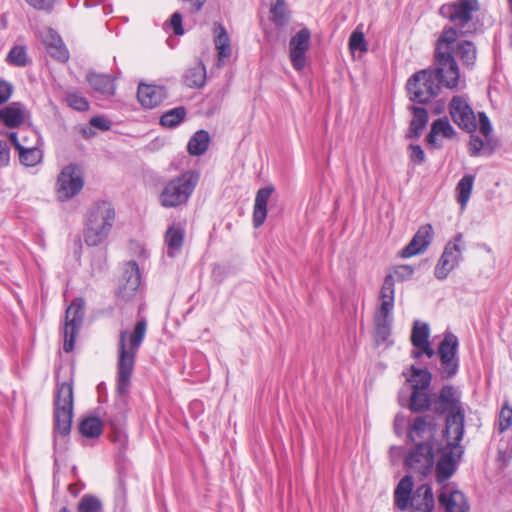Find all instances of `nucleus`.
Here are the masks:
<instances>
[{
    "mask_svg": "<svg viewBox=\"0 0 512 512\" xmlns=\"http://www.w3.org/2000/svg\"><path fill=\"white\" fill-rule=\"evenodd\" d=\"M439 504L445 512H469L470 506L466 496L460 490L442 491L438 496Z\"/></svg>",
    "mask_w": 512,
    "mask_h": 512,
    "instance_id": "4be33fe9",
    "label": "nucleus"
},
{
    "mask_svg": "<svg viewBox=\"0 0 512 512\" xmlns=\"http://www.w3.org/2000/svg\"><path fill=\"white\" fill-rule=\"evenodd\" d=\"M214 33V43L218 53V61L220 62L231 56L230 39L225 27L219 22L214 23Z\"/></svg>",
    "mask_w": 512,
    "mask_h": 512,
    "instance_id": "2f4dec72",
    "label": "nucleus"
},
{
    "mask_svg": "<svg viewBox=\"0 0 512 512\" xmlns=\"http://www.w3.org/2000/svg\"><path fill=\"white\" fill-rule=\"evenodd\" d=\"M102 421L110 427H124L125 414L120 408L114 407L104 414Z\"/></svg>",
    "mask_w": 512,
    "mask_h": 512,
    "instance_id": "c03bdc74",
    "label": "nucleus"
},
{
    "mask_svg": "<svg viewBox=\"0 0 512 512\" xmlns=\"http://www.w3.org/2000/svg\"><path fill=\"white\" fill-rule=\"evenodd\" d=\"M12 92V85L3 79H0V105L6 103L10 99Z\"/></svg>",
    "mask_w": 512,
    "mask_h": 512,
    "instance_id": "bf43d9fd",
    "label": "nucleus"
},
{
    "mask_svg": "<svg viewBox=\"0 0 512 512\" xmlns=\"http://www.w3.org/2000/svg\"><path fill=\"white\" fill-rule=\"evenodd\" d=\"M66 102L69 107L76 111L84 112L89 109L88 100L79 92L67 93Z\"/></svg>",
    "mask_w": 512,
    "mask_h": 512,
    "instance_id": "a18cd8bd",
    "label": "nucleus"
},
{
    "mask_svg": "<svg viewBox=\"0 0 512 512\" xmlns=\"http://www.w3.org/2000/svg\"><path fill=\"white\" fill-rule=\"evenodd\" d=\"M110 440L119 445L120 450H125L128 444V437L124 427H110Z\"/></svg>",
    "mask_w": 512,
    "mask_h": 512,
    "instance_id": "8fccbe9b",
    "label": "nucleus"
},
{
    "mask_svg": "<svg viewBox=\"0 0 512 512\" xmlns=\"http://www.w3.org/2000/svg\"><path fill=\"white\" fill-rule=\"evenodd\" d=\"M84 186V179L76 164L65 166L58 175L56 183L57 197L67 201L76 196Z\"/></svg>",
    "mask_w": 512,
    "mask_h": 512,
    "instance_id": "f8f14e48",
    "label": "nucleus"
},
{
    "mask_svg": "<svg viewBox=\"0 0 512 512\" xmlns=\"http://www.w3.org/2000/svg\"><path fill=\"white\" fill-rule=\"evenodd\" d=\"M79 431L87 438H98L103 431V421L96 416L86 417L80 422Z\"/></svg>",
    "mask_w": 512,
    "mask_h": 512,
    "instance_id": "f704fd0d",
    "label": "nucleus"
},
{
    "mask_svg": "<svg viewBox=\"0 0 512 512\" xmlns=\"http://www.w3.org/2000/svg\"><path fill=\"white\" fill-rule=\"evenodd\" d=\"M101 509L100 499L93 495H84L78 502V512H99Z\"/></svg>",
    "mask_w": 512,
    "mask_h": 512,
    "instance_id": "37998d69",
    "label": "nucleus"
},
{
    "mask_svg": "<svg viewBox=\"0 0 512 512\" xmlns=\"http://www.w3.org/2000/svg\"><path fill=\"white\" fill-rule=\"evenodd\" d=\"M446 446L440 449V457L436 463V479L438 483H443L450 479L457 469V458H461L464 448L461 442L454 444V435L446 438Z\"/></svg>",
    "mask_w": 512,
    "mask_h": 512,
    "instance_id": "9d476101",
    "label": "nucleus"
},
{
    "mask_svg": "<svg viewBox=\"0 0 512 512\" xmlns=\"http://www.w3.org/2000/svg\"><path fill=\"white\" fill-rule=\"evenodd\" d=\"M146 330L147 321L142 318L136 322L132 333L126 329L119 333L116 387L120 395L129 391L136 355L145 339Z\"/></svg>",
    "mask_w": 512,
    "mask_h": 512,
    "instance_id": "7ed1b4c3",
    "label": "nucleus"
},
{
    "mask_svg": "<svg viewBox=\"0 0 512 512\" xmlns=\"http://www.w3.org/2000/svg\"><path fill=\"white\" fill-rule=\"evenodd\" d=\"M427 248H422V244H419L415 239H411V241L406 245L400 252V256L402 258H410L417 254L423 253Z\"/></svg>",
    "mask_w": 512,
    "mask_h": 512,
    "instance_id": "603ef678",
    "label": "nucleus"
},
{
    "mask_svg": "<svg viewBox=\"0 0 512 512\" xmlns=\"http://www.w3.org/2000/svg\"><path fill=\"white\" fill-rule=\"evenodd\" d=\"M462 240V233H458L452 241L447 242L434 269L436 279L440 281L445 280L450 272L460 264L462 260V247L460 243Z\"/></svg>",
    "mask_w": 512,
    "mask_h": 512,
    "instance_id": "ddd939ff",
    "label": "nucleus"
},
{
    "mask_svg": "<svg viewBox=\"0 0 512 512\" xmlns=\"http://www.w3.org/2000/svg\"><path fill=\"white\" fill-rule=\"evenodd\" d=\"M408 109L412 113V119L410 121L406 137L410 139H418L428 124V111L424 107L417 105H411L408 107Z\"/></svg>",
    "mask_w": 512,
    "mask_h": 512,
    "instance_id": "b1692460",
    "label": "nucleus"
},
{
    "mask_svg": "<svg viewBox=\"0 0 512 512\" xmlns=\"http://www.w3.org/2000/svg\"><path fill=\"white\" fill-rule=\"evenodd\" d=\"M414 273V270L409 265H399L395 267L394 269V275L398 278L400 281H405L407 279H410Z\"/></svg>",
    "mask_w": 512,
    "mask_h": 512,
    "instance_id": "13d9d810",
    "label": "nucleus"
},
{
    "mask_svg": "<svg viewBox=\"0 0 512 512\" xmlns=\"http://www.w3.org/2000/svg\"><path fill=\"white\" fill-rule=\"evenodd\" d=\"M10 162V148L6 141L0 140V166L5 167Z\"/></svg>",
    "mask_w": 512,
    "mask_h": 512,
    "instance_id": "e2e57ef3",
    "label": "nucleus"
},
{
    "mask_svg": "<svg viewBox=\"0 0 512 512\" xmlns=\"http://www.w3.org/2000/svg\"><path fill=\"white\" fill-rule=\"evenodd\" d=\"M182 81L188 88H201L206 82V67L202 61H197L188 67L183 76Z\"/></svg>",
    "mask_w": 512,
    "mask_h": 512,
    "instance_id": "c85d7f7f",
    "label": "nucleus"
},
{
    "mask_svg": "<svg viewBox=\"0 0 512 512\" xmlns=\"http://www.w3.org/2000/svg\"><path fill=\"white\" fill-rule=\"evenodd\" d=\"M275 191L274 186L267 185L260 188L255 196L253 207V226L259 228L263 225L267 217V204L272 193Z\"/></svg>",
    "mask_w": 512,
    "mask_h": 512,
    "instance_id": "5701e85b",
    "label": "nucleus"
},
{
    "mask_svg": "<svg viewBox=\"0 0 512 512\" xmlns=\"http://www.w3.org/2000/svg\"><path fill=\"white\" fill-rule=\"evenodd\" d=\"M90 124L102 131H107L111 128V121L103 116H94L90 119Z\"/></svg>",
    "mask_w": 512,
    "mask_h": 512,
    "instance_id": "680f3d73",
    "label": "nucleus"
},
{
    "mask_svg": "<svg viewBox=\"0 0 512 512\" xmlns=\"http://www.w3.org/2000/svg\"><path fill=\"white\" fill-rule=\"evenodd\" d=\"M73 416V385L63 382L57 385L54 399V432L69 435Z\"/></svg>",
    "mask_w": 512,
    "mask_h": 512,
    "instance_id": "0eeeda50",
    "label": "nucleus"
},
{
    "mask_svg": "<svg viewBox=\"0 0 512 512\" xmlns=\"http://www.w3.org/2000/svg\"><path fill=\"white\" fill-rule=\"evenodd\" d=\"M19 161L26 167H34L42 160V151L36 146L19 147Z\"/></svg>",
    "mask_w": 512,
    "mask_h": 512,
    "instance_id": "e433bc0d",
    "label": "nucleus"
},
{
    "mask_svg": "<svg viewBox=\"0 0 512 512\" xmlns=\"http://www.w3.org/2000/svg\"><path fill=\"white\" fill-rule=\"evenodd\" d=\"M140 283L141 275L137 262H127L118 281L116 296L124 301L131 300L136 295Z\"/></svg>",
    "mask_w": 512,
    "mask_h": 512,
    "instance_id": "2eb2a0df",
    "label": "nucleus"
},
{
    "mask_svg": "<svg viewBox=\"0 0 512 512\" xmlns=\"http://www.w3.org/2000/svg\"><path fill=\"white\" fill-rule=\"evenodd\" d=\"M430 328L425 322L415 321L412 327L410 341L414 347L429 341Z\"/></svg>",
    "mask_w": 512,
    "mask_h": 512,
    "instance_id": "ea45409f",
    "label": "nucleus"
},
{
    "mask_svg": "<svg viewBox=\"0 0 512 512\" xmlns=\"http://www.w3.org/2000/svg\"><path fill=\"white\" fill-rule=\"evenodd\" d=\"M84 318V305L81 300H74L66 309L64 326V344L65 352H71L74 348L75 338L82 326Z\"/></svg>",
    "mask_w": 512,
    "mask_h": 512,
    "instance_id": "4468645a",
    "label": "nucleus"
},
{
    "mask_svg": "<svg viewBox=\"0 0 512 512\" xmlns=\"http://www.w3.org/2000/svg\"><path fill=\"white\" fill-rule=\"evenodd\" d=\"M186 116V109L183 106L175 107L163 113L160 117V124L165 128H175Z\"/></svg>",
    "mask_w": 512,
    "mask_h": 512,
    "instance_id": "58836bf2",
    "label": "nucleus"
},
{
    "mask_svg": "<svg viewBox=\"0 0 512 512\" xmlns=\"http://www.w3.org/2000/svg\"><path fill=\"white\" fill-rule=\"evenodd\" d=\"M115 221V210L108 201L96 202L87 212L83 237L86 245H101L110 234Z\"/></svg>",
    "mask_w": 512,
    "mask_h": 512,
    "instance_id": "20e7f679",
    "label": "nucleus"
},
{
    "mask_svg": "<svg viewBox=\"0 0 512 512\" xmlns=\"http://www.w3.org/2000/svg\"><path fill=\"white\" fill-rule=\"evenodd\" d=\"M349 48L352 52H366L368 50V43L365 40L364 33L359 28H356L351 33L349 38Z\"/></svg>",
    "mask_w": 512,
    "mask_h": 512,
    "instance_id": "49530a36",
    "label": "nucleus"
},
{
    "mask_svg": "<svg viewBox=\"0 0 512 512\" xmlns=\"http://www.w3.org/2000/svg\"><path fill=\"white\" fill-rule=\"evenodd\" d=\"M431 129L437 134V136L442 135L444 138L448 139H451L456 135V132L447 117L436 119L432 123Z\"/></svg>",
    "mask_w": 512,
    "mask_h": 512,
    "instance_id": "79ce46f5",
    "label": "nucleus"
},
{
    "mask_svg": "<svg viewBox=\"0 0 512 512\" xmlns=\"http://www.w3.org/2000/svg\"><path fill=\"white\" fill-rule=\"evenodd\" d=\"M411 512H432L435 506L432 487L429 484H421L412 494L410 505Z\"/></svg>",
    "mask_w": 512,
    "mask_h": 512,
    "instance_id": "412c9836",
    "label": "nucleus"
},
{
    "mask_svg": "<svg viewBox=\"0 0 512 512\" xmlns=\"http://www.w3.org/2000/svg\"><path fill=\"white\" fill-rule=\"evenodd\" d=\"M6 61L15 67H25L30 63L25 46H13L7 54Z\"/></svg>",
    "mask_w": 512,
    "mask_h": 512,
    "instance_id": "a19ab883",
    "label": "nucleus"
},
{
    "mask_svg": "<svg viewBox=\"0 0 512 512\" xmlns=\"http://www.w3.org/2000/svg\"><path fill=\"white\" fill-rule=\"evenodd\" d=\"M453 57L457 56L466 67H473L477 57V50L473 42L468 40H455Z\"/></svg>",
    "mask_w": 512,
    "mask_h": 512,
    "instance_id": "c756f323",
    "label": "nucleus"
},
{
    "mask_svg": "<svg viewBox=\"0 0 512 512\" xmlns=\"http://www.w3.org/2000/svg\"><path fill=\"white\" fill-rule=\"evenodd\" d=\"M311 32L304 27L296 32L289 41V57L292 67L302 71L306 66V53L310 45Z\"/></svg>",
    "mask_w": 512,
    "mask_h": 512,
    "instance_id": "f3484780",
    "label": "nucleus"
},
{
    "mask_svg": "<svg viewBox=\"0 0 512 512\" xmlns=\"http://www.w3.org/2000/svg\"><path fill=\"white\" fill-rule=\"evenodd\" d=\"M458 349V337L452 332H446L437 348L440 361L437 371L442 380L453 379L458 374L460 368Z\"/></svg>",
    "mask_w": 512,
    "mask_h": 512,
    "instance_id": "1a4fd4ad",
    "label": "nucleus"
},
{
    "mask_svg": "<svg viewBox=\"0 0 512 512\" xmlns=\"http://www.w3.org/2000/svg\"><path fill=\"white\" fill-rule=\"evenodd\" d=\"M406 421H407V419H406L405 415H403L401 413L396 414L394 423H393V428L397 435H401L403 433L404 428L406 426Z\"/></svg>",
    "mask_w": 512,
    "mask_h": 512,
    "instance_id": "69168bd1",
    "label": "nucleus"
},
{
    "mask_svg": "<svg viewBox=\"0 0 512 512\" xmlns=\"http://www.w3.org/2000/svg\"><path fill=\"white\" fill-rule=\"evenodd\" d=\"M434 462V446L429 441L417 443L404 461L410 472L424 477L432 471Z\"/></svg>",
    "mask_w": 512,
    "mask_h": 512,
    "instance_id": "9b49d317",
    "label": "nucleus"
},
{
    "mask_svg": "<svg viewBox=\"0 0 512 512\" xmlns=\"http://www.w3.org/2000/svg\"><path fill=\"white\" fill-rule=\"evenodd\" d=\"M478 117H479L480 132L485 137H488L490 135V133L492 132L491 122L485 112H479Z\"/></svg>",
    "mask_w": 512,
    "mask_h": 512,
    "instance_id": "052dcab7",
    "label": "nucleus"
},
{
    "mask_svg": "<svg viewBox=\"0 0 512 512\" xmlns=\"http://www.w3.org/2000/svg\"><path fill=\"white\" fill-rule=\"evenodd\" d=\"M485 143L484 141L477 135L472 134L470 136L468 150L469 154L472 157H476L480 155L482 149H484Z\"/></svg>",
    "mask_w": 512,
    "mask_h": 512,
    "instance_id": "6e6d98bb",
    "label": "nucleus"
},
{
    "mask_svg": "<svg viewBox=\"0 0 512 512\" xmlns=\"http://www.w3.org/2000/svg\"><path fill=\"white\" fill-rule=\"evenodd\" d=\"M270 15L272 22L276 26L283 27L287 25L290 18V11L285 0H275L270 7Z\"/></svg>",
    "mask_w": 512,
    "mask_h": 512,
    "instance_id": "c9c22d12",
    "label": "nucleus"
},
{
    "mask_svg": "<svg viewBox=\"0 0 512 512\" xmlns=\"http://www.w3.org/2000/svg\"><path fill=\"white\" fill-rule=\"evenodd\" d=\"M199 181V174L188 170L169 180L159 194V203L165 208L185 205Z\"/></svg>",
    "mask_w": 512,
    "mask_h": 512,
    "instance_id": "39448f33",
    "label": "nucleus"
},
{
    "mask_svg": "<svg viewBox=\"0 0 512 512\" xmlns=\"http://www.w3.org/2000/svg\"><path fill=\"white\" fill-rule=\"evenodd\" d=\"M410 371L411 375L407 381L411 384L412 390H428L432 381V373L428 368H418L412 365Z\"/></svg>",
    "mask_w": 512,
    "mask_h": 512,
    "instance_id": "473e14b6",
    "label": "nucleus"
},
{
    "mask_svg": "<svg viewBox=\"0 0 512 512\" xmlns=\"http://www.w3.org/2000/svg\"><path fill=\"white\" fill-rule=\"evenodd\" d=\"M409 158L415 164H422L425 161V153L422 147L418 144H410L408 146Z\"/></svg>",
    "mask_w": 512,
    "mask_h": 512,
    "instance_id": "5fc2aeb1",
    "label": "nucleus"
},
{
    "mask_svg": "<svg viewBox=\"0 0 512 512\" xmlns=\"http://www.w3.org/2000/svg\"><path fill=\"white\" fill-rule=\"evenodd\" d=\"M32 8L50 13L55 5L56 0H25Z\"/></svg>",
    "mask_w": 512,
    "mask_h": 512,
    "instance_id": "4d7b16f0",
    "label": "nucleus"
},
{
    "mask_svg": "<svg viewBox=\"0 0 512 512\" xmlns=\"http://www.w3.org/2000/svg\"><path fill=\"white\" fill-rule=\"evenodd\" d=\"M456 37L455 29L443 28L435 44V67L419 70L408 78L405 89L408 99L414 104H429L439 95L441 86L451 90L458 88L460 71L453 57Z\"/></svg>",
    "mask_w": 512,
    "mask_h": 512,
    "instance_id": "f257e3e1",
    "label": "nucleus"
},
{
    "mask_svg": "<svg viewBox=\"0 0 512 512\" xmlns=\"http://www.w3.org/2000/svg\"><path fill=\"white\" fill-rule=\"evenodd\" d=\"M44 43L46 45L47 53L52 58L60 62L68 61L69 52L56 31L50 29L45 37Z\"/></svg>",
    "mask_w": 512,
    "mask_h": 512,
    "instance_id": "a878e982",
    "label": "nucleus"
},
{
    "mask_svg": "<svg viewBox=\"0 0 512 512\" xmlns=\"http://www.w3.org/2000/svg\"><path fill=\"white\" fill-rule=\"evenodd\" d=\"M475 176L472 174L464 175L460 181L457 183L456 192L457 199L460 203L461 207L464 208L470 198L473 184H474Z\"/></svg>",
    "mask_w": 512,
    "mask_h": 512,
    "instance_id": "4c0bfd02",
    "label": "nucleus"
},
{
    "mask_svg": "<svg viewBox=\"0 0 512 512\" xmlns=\"http://www.w3.org/2000/svg\"><path fill=\"white\" fill-rule=\"evenodd\" d=\"M479 10L478 0H457L445 3L439 8V14L448 19L454 26H451L459 35L464 36L470 32L467 25L473 18V13Z\"/></svg>",
    "mask_w": 512,
    "mask_h": 512,
    "instance_id": "6e6552de",
    "label": "nucleus"
},
{
    "mask_svg": "<svg viewBox=\"0 0 512 512\" xmlns=\"http://www.w3.org/2000/svg\"><path fill=\"white\" fill-rule=\"evenodd\" d=\"M436 424L434 418L429 415L417 416L408 428L407 437L415 443L430 442L433 445Z\"/></svg>",
    "mask_w": 512,
    "mask_h": 512,
    "instance_id": "a211bd4d",
    "label": "nucleus"
},
{
    "mask_svg": "<svg viewBox=\"0 0 512 512\" xmlns=\"http://www.w3.org/2000/svg\"><path fill=\"white\" fill-rule=\"evenodd\" d=\"M399 405L407 407L413 413H421L432 410L433 394L427 393V390H412L409 397H404L402 393L398 396Z\"/></svg>",
    "mask_w": 512,
    "mask_h": 512,
    "instance_id": "6ab92c4d",
    "label": "nucleus"
},
{
    "mask_svg": "<svg viewBox=\"0 0 512 512\" xmlns=\"http://www.w3.org/2000/svg\"><path fill=\"white\" fill-rule=\"evenodd\" d=\"M449 114L460 129L469 133H473L477 129L474 112L465 98L454 96L449 104Z\"/></svg>",
    "mask_w": 512,
    "mask_h": 512,
    "instance_id": "dca6fc26",
    "label": "nucleus"
},
{
    "mask_svg": "<svg viewBox=\"0 0 512 512\" xmlns=\"http://www.w3.org/2000/svg\"><path fill=\"white\" fill-rule=\"evenodd\" d=\"M25 121V112L19 102H13L0 109V122L8 128L21 126Z\"/></svg>",
    "mask_w": 512,
    "mask_h": 512,
    "instance_id": "393cba45",
    "label": "nucleus"
},
{
    "mask_svg": "<svg viewBox=\"0 0 512 512\" xmlns=\"http://www.w3.org/2000/svg\"><path fill=\"white\" fill-rule=\"evenodd\" d=\"M167 97L163 86L140 83L137 90V99L146 109H153Z\"/></svg>",
    "mask_w": 512,
    "mask_h": 512,
    "instance_id": "aec40b11",
    "label": "nucleus"
},
{
    "mask_svg": "<svg viewBox=\"0 0 512 512\" xmlns=\"http://www.w3.org/2000/svg\"><path fill=\"white\" fill-rule=\"evenodd\" d=\"M426 141L433 148L439 149L441 148V144L437 141V134L431 129L429 134L426 136Z\"/></svg>",
    "mask_w": 512,
    "mask_h": 512,
    "instance_id": "774afa93",
    "label": "nucleus"
},
{
    "mask_svg": "<svg viewBox=\"0 0 512 512\" xmlns=\"http://www.w3.org/2000/svg\"><path fill=\"white\" fill-rule=\"evenodd\" d=\"M435 354H437V351L435 352L430 341H428L415 347V350L411 352V357L414 359H420L423 355H426L428 358H432Z\"/></svg>",
    "mask_w": 512,
    "mask_h": 512,
    "instance_id": "864d4df0",
    "label": "nucleus"
},
{
    "mask_svg": "<svg viewBox=\"0 0 512 512\" xmlns=\"http://www.w3.org/2000/svg\"><path fill=\"white\" fill-rule=\"evenodd\" d=\"M512 425V408L505 404L499 415V430L500 432L506 431Z\"/></svg>",
    "mask_w": 512,
    "mask_h": 512,
    "instance_id": "3c124183",
    "label": "nucleus"
},
{
    "mask_svg": "<svg viewBox=\"0 0 512 512\" xmlns=\"http://www.w3.org/2000/svg\"><path fill=\"white\" fill-rule=\"evenodd\" d=\"M86 80L95 91L101 94L112 96L115 93L114 80L108 74L89 72Z\"/></svg>",
    "mask_w": 512,
    "mask_h": 512,
    "instance_id": "7c9ffc66",
    "label": "nucleus"
},
{
    "mask_svg": "<svg viewBox=\"0 0 512 512\" xmlns=\"http://www.w3.org/2000/svg\"><path fill=\"white\" fill-rule=\"evenodd\" d=\"M209 143L210 135L208 131L200 129L190 138L187 144V151L192 156H201L207 151Z\"/></svg>",
    "mask_w": 512,
    "mask_h": 512,
    "instance_id": "72a5a7b5",
    "label": "nucleus"
},
{
    "mask_svg": "<svg viewBox=\"0 0 512 512\" xmlns=\"http://www.w3.org/2000/svg\"><path fill=\"white\" fill-rule=\"evenodd\" d=\"M5 135L8 136L10 142L12 143V145L15 147V149L17 151L19 150V147H23L25 145L18 139V133L6 132Z\"/></svg>",
    "mask_w": 512,
    "mask_h": 512,
    "instance_id": "338daca9",
    "label": "nucleus"
},
{
    "mask_svg": "<svg viewBox=\"0 0 512 512\" xmlns=\"http://www.w3.org/2000/svg\"><path fill=\"white\" fill-rule=\"evenodd\" d=\"M413 489L412 476H404L398 483L394 492V501L397 508L401 511H405L411 502Z\"/></svg>",
    "mask_w": 512,
    "mask_h": 512,
    "instance_id": "cd10ccee",
    "label": "nucleus"
},
{
    "mask_svg": "<svg viewBox=\"0 0 512 512\" xmlns=\"http://www.w3.org/2000/svg\"><path fill=\"white\" fill-rule=\"evenodd\" d=\"M207 0H182L184 4L188 5V11L191 14L200 12Z\"/></svg>",
    "mask_w": 512,
    "mask_h": 512,
    "instance_id": "0e129e2a",
    "label": "nucleus"
},
{
    "mask_svg": "<svg viewBox=\"0 0 512 512\" xmlns=\"http://www.w3.org/2000/svg\"><path fill=\"white\" fill-rule=\"evenodd\" d=\"M412 238L415 239L419 244H422V248H428L433 239L432 225H422Z\"/></svg>",
    "mask_w": 512,
    "mask_h": 512,
    "instance_id": "de8ad7c7",
    "label": "nucleus"
},
{
    "mask_svg": "<svg viewBox=\"0 0 512 512\" xmlns=\"http://www.w3.org/2000/svg\"><path fill=\"white\" fill-rule=\"evenodd\" d=\"M432 411L444 418L443 436L454 435V444L461 442L465 433V409L461 391L451 384L443 385L433 394Z\"/></svg>",
    "mask_w": 512,
    "mask_h": 512,
    "instance_id": "f03ea898",
    "label": "nucleus"
},
{
    "mask_svg": "<svg viewBox=\"0 0 512 512\" xmlns=\"http://www.w3.org/2000/svg\"><path fill=\"white\" fill-rule=\"evenodd\" d=\"M381 304L374 317L377 341L385 342L391 334L393 308L395 302V280L393 274H387L380 290Z\"/></svg>",
    "mask_w": 512,
    "mask_h": 512,
    "instance_id": "423d86ee",
    "label": "nucleus"
},
{
    "mask_svg": "<svg viewBox=\"0 0 512 512\" xmlns=\"http://www.w3.org/2000/svg\"><path fill=\"white\" fill-rule=\"evenodd\" d=\"M185 231L181 226H170L164 237L165 244L167 245L166 255L169 258H174L182 249L184 243Z\"/></svg>",
    "mask_w": 512,
    "mask_h": 512,
    "instance_id": "bb28decb",
    "label": "nucleus"
},
{
    "mask_svg": "<svg viewBox=\"0 0 512 512\" xmlns=\"http://www.w3.org/2000/svg\"><path fill=\"white\" fill-rule=\"evenodd\" d=\"M182 14L178 11L174 12L171 17L169 23L165 22L163 28L167 30L168 28L172 29L176 36H182L184 34V28L182 25Z\"/></svg>",
    "mask_w": 512,
    "mask_h": 512,
    "instance_id": "09e8293b",
    "label": "nucleus"
}]
</instances>
